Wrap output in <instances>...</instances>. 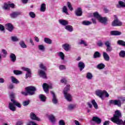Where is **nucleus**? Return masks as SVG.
Returning <instances> with one entry per match:
<instances>
[{
	"label": "nucleus",
	"instance_id": "obj_1",
	"mask_svg": "<svg viewBox=\"0 0 125 125\" xmlns=\"http://www.w3.org/2000/svg\"><path fill=\"white\" fill-rule=\"evenodd\" d=\"M70 90V85H67L64 88L63 93L65 97V99L67 101L71 102L73 100V96L69 93H68V91Z\"/></svg>",
	"mask_w": 125,
	"mask_h": 125
},
{
	"label": "nucleus",
	"instance_id": "obj_2",
	"mask_svg": "<svg viewBox=\"0 0 125 125\" xmlns=\"http://www.w3.org/2000/svg\"><path fill=\"white\" fill-rule=\"evenodd\" d=\"M11 103L9 104V108L11 111H16V107H18L19 108H21V104L20 103H18L17 101H15L14 99H11Z\"/></svg>",
	"mask_w": 125,
	"mask_h": 125
},
{
	"label": "nucleus",
	"instance_id": "obj_3",
	"mask_svg": "<svg viewBox=\"0 0 125 125\" xmlns=\"http://www.w3.org/2000/svg\"><path fill=\"white\" fill-rule=\"evenodd\" d=\"M25 90L26 92H21L22 94L25 96L28 95H33L35 94V91H36V87L32 86H28L25 88Z\"/></svg>",
	"mask_w": 125,
	"mask_h": 125
},
{
	"label": "nucleus",
	"instance_id": "obj_4",
	"mask_svg": "<svg viewBox=\"0 0 125 125\" xmlns=\"http://www.w3.org/2000/svg\"><path fill=\"white\" fill-rule=\"evenodd\" d=\"M97 96H99L102 100H104V95H105V97H108L109 94L105 90H97L95 92Z\"/></svg>",
	"mask_w": 125,
	"mask_h": 125
},
{
	"label": "nucleus",
	"instance_id": "obj_5",
	"mask_svg": "<svg viewBox=\"0 0 125 125\" xmlns=\"http://www.w3.org/2000/svg\"><path fill=\"white\" fill-rule=\"evenodd\" d=\"M93 16H94V17H95V18H96L97 19H98V20H99V21L101 23H102L103 24H107V21L108 20L107 18L101 17V16H100L99 14H98V13H97V12L94 13Z\"/></svg>",
	"mask_w": 125,
	"mask_h": 125
},
{
	"label": "nucleus",
	"instance_id": "obj_6",
	"mask_svg": "<svg viewBox=\"0 0 125 125\" xmlns=\"http://www.w3.org/2000/svg\"><path fill=\"white\" fill-rule=\"evenodd\" d=\"M121 101L123 102H125V98L123 97L121 98V100H111L109 101L110 104H112L113 105H117L118 107H121L122 106V103Z\"/></svg>",
	"mask_w": 125,
	"mask_h": 125
},
{
	"label": "nucleus",
	"instance_id": "obj_7",
	"mask_svg": "<svg viewBox=\"0 0 125 125\" xmlns=\"http://www.w3.org/2000/svg\"><path fill=\"white\" fill-rule=\"evenodd\" d=\"M114 20L112 22V26H120L123 25V23L118 19V17L117 16L115 15L114 16Z\"/></svg>",
	"mask_w": 125,
	"mask_h": 125
},
{
	"label": "nucleus",
	"instance_id": "obj_8",
	"mask_svg": "<svg viewBox=\"0 0 125 125\" xmlns=\"http://www.w3.org/2000/svg\"><path fill=\"white\" fill-rule=\"evenodd\" d=\"M43 89L44 91L46 93H48V89L49 88H52V84H47L46 83H44L42 85Z\"/></svg>",
	"mask_w": 125,
	"mask_h": 125
},
{
	"label": "nucleus",
	"instance_id": "obj_9",
	"mask_svg": "<svg viewBox=\"0 0 125 125\" xmlns=\"http://www.w3.org/2000/svg\"><path fill=\"white\" fill-rule=\"evenodd\" d=\"M22 70L23 71H25L26 72L25 78L28 79V78H31L32 77V73L31 72V69L27 67H22Z\"/></svg>",
	"mask_w": 125,
	"mask_h": 125
},
{
	"label": "nucleus",
	"instance_id": "obj_10",
	"mask_svg": "<svg viewBox=\"0 0 125 125\" xmlns=\"http://www.w3.org/2000/svg\"><path fill=\"white\" fill-rule=\"evenodd\" d=\"M21 14L22 13L21 12H18V11L13 12L10 14V16L11 18L14 19L15 18H17V17L21 15Z\"/></svg>",
	"mask_w": 125,
	"mask_h": 125
},
{
	"label": "nucleus",
	"instance_id": "obj_11",
	"mask_svg": "<svg viewBox=\"0 0 125 125\" xmlns=\"http://www.w3.org/2000/svg\"><path fill=\"white\" fill-rule=\"evenodd\" d=\"M30 119H31V120H33L34 121H38V122H41V120L40 119V118H39L38 117H37V115H36V114H35V113L31 112L30 114Z\"/></svg>",
	"mask_w": 125,
	"mask_h": 125
},
{
	"label": "nucleus",
	"instance_id": "obj_12",
	"mask_svg": "<svg viewBox=\"0 0 125 125\" xmlns=\"http://www.w3.org/2000/svg\"><path fill=\"white\" fill-rule=\"evenodd\" d=\"M38 75L43 79H46V73L42 70H38Z\"/></svg>",
	"mask_w": 125,
	"mask_h": 125
},
{
	"label": "nucleus",
	"instance_id": "obj_13",
	"mask_svg": "<svg viewBox=\"0 0 125 125\" xmlns=\"http://www.w3.org/2000/svg\"><path fill=\"white\" fill-rule=\"evenodd\" d=\"M62 47L65 51H69V50H71V45L70 44H63L62 45Z\"/></svg>",
	"mask_w": 125,
	"mask_h": 125
},
{
	"label": "nucleus",
	"instance_id": "obj_14",
	"mask_svg": "<svg viewBox=\"0 0 125 125\" xmlns=\"http://www.w3.org/2000/svg\"><path fill=\"white\" fill-rule=\"evenodd\" d=\"M59 23L62 26H66L69 24V22L67 21L62 19L59 20Z\"/></svg>",
	"mask_w": 125,
	"mask_h": 125
},
{
	"label": "nucleus",
	"instance_id": "obj_15",
	"mask_svg": "<svg viewBox=\"0 0 125 125\" xmlns=\"http://www.w3.org/2000/svg\"><path fill=\"white\" fill-rule=\"evenodd\" d=\"M51 94L53 95V99L52 102L54 104H57L58 101L57 100V98H56V96L53 91H51Z\"/></svg>",
	"mask_w": 125,
	"mask_h": 125
},
{
	"label": "nucleus",
	"instance_id": "obj_16",
	"mask_svg": "<svg viewBox=\"0 0 125 125\" xmlns=\"http://www.w3.org/2000/svg\"><path fill=\"white\" fill-rule=\"evenodd\" d=\"M5 28L9 31V32H12V30H13V26L11 23H7V24L5 25Z\"/></svg>",
	"mask_w": 125,
	"mask_h": 125
},
{
	"label": "nucleus",
	"instance_id": "obj_17",
	"mask_svg": "<svg viewBox=\"0 0 125 125\" xmlns=\"http://www.w3.org/2000/svg\"><path fill=\"white\" fill-rule=\"evenodd\" d=\"M110 34L113 36H121L122 32L119 31L113 30L111 31Z\"/></svg>",
	"mask_w": 125,
	"mask_h": 125
},
{
	"label": "nucleus",
	"instance_id": "obj_18",
	"mask_svg": "<svg viewBox=\"0 0 125 125\" xmlns=\"http://www.w3.org/2000/svg\"><path fill=\"white\" fill-rule=\"evenodd\" d=\"M103 56L104 57V59L105 61H109L110 60V57L109 56V55L107 54V53L104 52L103 53Z\"/></svg>",
	"mask_w": 125,
	"mask_h": 125
},
{
	"label": "nucleus",
	"instance_id": "obj_19",
	"mask_svg": "<svg viewBox=\"0 0 125 125\" xmlns=\"http://www.w3.org/2000/svg\"><path fill=\"white\" fill-rule=\"evenodd\" d=\"M78 67L80 68V71H83V69H84L85 65L83 62H80L78 63Z\"/></svg>",
	"mask_w": 125,
	"mask_h": 125
},
{
	"label": "nucleus",
	"instance_id": "obj_20",
	"mask_svg": "<svg viewBox=\"0 0 125 125\" xmlns=\"http://www.w3.org/2000/svg\"><path fill=\"white\" fill-rule=\"evenodd\" d=\"M75 14L77 16H82L83 14V11H82V9L81 8H78L75 11Z\"/></svg>",
	"mask_w": 125,
	"mask_h": 125
},
{
	"label": "nucleus",
	"instance_id": "obj_21",
	"mask_svg": "<svg viewBox=\"0 0 125 125\" xmlns=\"http://www.w3.org/2000/svg\"><path fill=\"white\" fill-rule=\"evenodd\" d=\"M92 121H93L94 122H95V123L98 124V125L101 124V122H102L101 119H100V118H99L98 117H93Z\"/></svg>",
	"mask_w": 125,
	"mask_h": 125
},
{
	"label": "nucleus",
	"instance_id": "obj_22",
	"mask_svg": "<svg viewBox=\"0 0 125 125\" xmlns=\"http://www.w3.org/2000/svg\"><path fill=\"white\" fill-rule=\"evenodd\" d=\"M10 59L12 62L14 63L16 61V56L13 53H11L10 55Z\"/></svg>",
	"mask_w": 125,
	"mask_h": 125
},
{
	"label": "nucleus",
	"instance_id": "obj_23",
	"mask_svg": "<svg viewBox=\"0 0 125 125\" xmlns=\"http://www.w3.org/2000/svg\"><path fill=\"white\" fill-rule=\"evenodd\" d=\"M46 10V4L45 3H42L40 7V11L41 12H44Z\"/></svg>",
	"mask_w": 125,
	"mask_h": 125
},
{
	"label": "nucleus",
	"instance_id": "obj_24",
	"mask_svg": "<svg viewBox=\"0 0 125 125\" xmlns=\"http://www.w3.org/2000/svg\"><path fill=\"white\" fill-rule=\"evenodd\" d=\"M117 7H118V8H121V7L125 8V2L123 1H119Z\"/></svg>",
	"mask_w": 125,
	"mask_h": 125
},
{
	"label": "nucleus",
	"instance_id": "obj_25",
	"mask_svg": "<svg viewBox=\"0 0 125 125\" xmlns=\"http://www.w3.org/2000/svg\"><path fill=\"white\" fill-rule=\"evenodd\" d=\"M48 118L51 122L53 123H55V121H56V120L55 119V117H54L53 115L51 114L50 115H48Z\"/></svg>",
	"mask_w": 125,
	"mask_h": 125
},
{
	"label": "nucleus",
	"instance_id": "obj_26",
	"mask_svg": "<svg viewBox=\"0 0 125 125\" xmlns=\"http://www.w3.org/2000/svg\"><path fill=\"white\" fill-rule=\"evenodd\" d=\"M11 80L12 83H16V84L19 83V81L17 79H16L14 76H11Z\"/></svg>",
	"mask_w": 125,
	"mask_h": 125
},
{
	"label": "nucleus",
	"instance_id": "obj_27",
	"mask_svg": "<svg viewBox=\"0 0 125 125\" xmlns=\"http://www.w3.org/2000/svg\"><path fill=\"white\" fill-rule=\"evenodd\" d=\"M39 98L42 102H45V101L46 100V97L43 94H40L39 95Z\"/></svg>",
	"mask_w": 125,
	"mask_h": 125
},
{
	"label": "nucleus",
	"instance_id": "obj_28",
	"mask_svg": "<svg viewBox=\"0 0 125 125\" xmlns=\"http://www.w3.org/2000/svg\"><path fill=\"white\" fill-rule=\"evenodd\" d=\"M86 78L87 79V80H92V78H93L92 73L90 72H87L86 75Z\"/></svg>",
	"mask_w": 125,
	"mask_h": 125
},
{
	"label": "nucleus",
	"instance_id": "obj_29",
	"mask_svg": "<svg viewBox=\"0 0 125 125\" xmlns=\"http://www.w3.org/2000/svg\"><path fill=\"white\" fill-rule=\"evenodd\" d=\"M58 55L62 60H65V55H64L63 52H59V53H58Z\"/></svg>",
	"mask_w": 125,
	"mask_h": 125
},
{
	"label": "nucleus",
	"instance_id": "obj_30",
	"mask_svg": "<svg viewBox=\"0 0 125 125\" xmlns=\"http://www.w3.org/2000/svg\"><path fill=\"white\" fill-rule=\"evenodd\" d=\"M44 42H45L46 43H48V44H51L52 43V41L50 39L47 38H45L44 39Z\"/></svg>",
	"mask_w": 125,
	"mask_h": 125
},
{
	"label": "nucleus",
	"instance_id": "obj_31",
	"mask_svg": "<svg viewBox=\"0 0 125 125\" xmlns=\"http://www.w3.org/2000/svg\"><path fill=\"white\" fill-rule=\"evenodd\" d=\"M65 30H67V31H68L69 32H73V26L71 25H66L65 26Z\"/></svg>",
	"mask_w": 125,
	"mask_h": 125
},
{
	"label": "nucleus",
	"instance_id": "obj_32",
	"mask_svg": "<svg viewBox=\"0 0 125 125\" xmlns=\"http://www.w3.org/2000/svg\"><path fill=\"white\" fill-rule=\"evenodd\" d=\"M97 68L99 69V70H102V69H104L105 68V64L103 63H100L97 65Z\"/></svg>",
	"mask_w": 125,
	"mask_h": 125
},
{
	"label": "nucleus",
	"instance_id": "obj_33",
	"mask_svg": "<svg viewBox=\"0 0 125 125\" xmlns=\"http://www.w3.org/2000/svg\"><path fill=\"white\" fill-rule=\"evenodd\" d=\"M91 103L95 109H98V105L97 104V103L95 101V100H92L91 101Z\"/></svg>",
	"mask_w": 125,
	"mask_h": 125
},
{
	"label": "nucleus",
	"instance_id": "obj_34",
	"mask_svg": "<svg viewBox=\"0 0 125 125\" xmlns=\"http://www.w3.org/2000/svg\"><path fill=\"white\" fill-rule=\"evenodd\" d=\"M20 45L22 48H27V45L25 44V42H24V41H21L20 42Z\"/></svg>",
	"mask_w": 125,
	"mask_h": 125
},
{
	"label": "nucleus",
	"instance_id": "obj_35",
	"mask_svg": "<svg viewBox=\"0 0 125 125\" xmlns=\"http://www.w3.org/2000/svg\"><path fill=\"white\" fill-rule=\"evenodd\" d=\"M119 56L121 57V58H125V51L121 50L119 52Z\"/></svg>",
	"mask_w": 125,
	"mask_h": 125
},
{
	"label": "nucleus",
	"instance_id": "obj_36",
	"mask_svg": "<svg viewBox=\"0 0 125 125\" xmlns=\"http://www.w3.org/2000/svg\"><path fill=\"white\" fill-rule=\"evenodd\" d=\"M117 44L122 46H125V42L123 40H119L117 41Z\"/></svg>",
	"mask_w": 125,
	"mask_h": 125
},
{
	"label": "nucleus",
	"instance_id": "obj_37",
	"mask_svg": "<svg viewBox=\"0 0 125 125\" xmlns=\"http://www.w3.org/2000/svg\"><path fill=\"white\" fill-rule=\"evenodd\" d=\"M76 108V104H70L68 105V110H74V108Z\"/></svg>",
	"mask_w": 125,
	"mask_h": 125
},
{
	"label": "nucleus",
	"instance_id": "obj_38",
	"mask_svg": "<svg viewBox=\"0 0 125 125\" xmlns=\"http://www.w3.org/2000/svg\"><path fill=\"white\" fill-rule=\"evenodd\" d=\"M2 8L5 10H7V9H9V4L7 3H4L2 7Z\"/></svg>",
	"mask_w": 125,
	"mask_h": 125
},
{
	"label": "nucleus",
	"instance_id": "obj_39",
	"mask_svg": "<svg viewBox=\"0 0 125 125\" xmlns=\"http://www.w3.org/2000/svg\"><path fill=\"white\" fill-rule=\"evenodd\" d=\"M62 12L65 13L66 15H69V13H68V9L67 8V7L66 6H64L62 7Z\"/></svg>",
	"mask_w": 125,
	"mask_h": 125
},
{
	"label": "nucleus",
	"instance_id": "obj_40",
	"mask_svg": "<svg viewBox=\"0 0 125 125\" xmlns=\"http://www.w3.org/2000/svg\"><path fill=\"white\" fill-rule=\"evenodd\" d=\"M38 48L39 50H41V51H44V50H45V48L44 47V46L42 44L39 45Z\"/></svg>",
	"mask_w": 125,
	"mask_h": 125
},
{
	"label": "nucleus",
	"instance_id": "obj_41",
	"mask_svg": "<svg viewBox=\"0 0 125 125\" xmlns=\"http://www.w3.org/2000/svg\"><path fill=\"white\" fill-rule=\"evenodd\" d=\"M94 58H99L100 57V53H99L98 51H96L94 54Z\"/></svg>",
	"mask_w": 125,
	"mask_h": 125
},
{
	"label": "nucleus",
	"instance_id": "obj_42",
	"mask_svg": "<svg viewBox=\"0 0 125 125\" xmlns=\"http://www.w3.org/2000/svg\"><path fill=\"white\" fill-rule=\"evenodd\" d=\"M13 73L14 74H15V75H16L17 76L18 75L22 74V71L20 70H14Z\"/></svg>",
	"mask_w": 125,
	"mask_h": 125
},
{
	"label": "nucleus",
	"instance_id": "obj_43",
	"mask_svg": "<svg viewBox=\"0 0 125 125\" xmlns=\"http://www.w3.org/2000/svg\"><path fill=\"white\" fill-rule=\"evenodd\" d=\"M79 44H83L84 46H87V43L83 40H81Z\"/></svg>",
	"mask_w": 125,
	"mask_h": 125
},
{
	"label": "nucleus",
	"instance_id": "obj_44",
	"mask_svg": "<svg viewBox=\"0 0 125 125\" xmlns=\"http://www.w3.org/2000/svg\"><path fill=\"white\" fill-rule=\"evenodd\" d=\"M67 5L70 11H73V7H72V5L71 4V3L70 2H67Z\"/></svg>",
	"mask_w": 125,
	"mask_h": 125
},
{
	"label": "nucleus",
	"instance_id": "obj_45",
	"mask_svg": "<svg viewBox=\"0 0 125 125\" xmlns=\"http://www.w3.org/2000/svg\"><path fill=\"white\" fill-rule=\"evenodd\" d=\"M92 22H91L89 21H83L82 24L83 25H90V24H92Z\"/></svg>",
	"mask_w": 125,
	"mask_h": 125
},
{
	"label": "nucleus",
	"instance_id": "obj_46",
	"mask_svg": "<svg viewBox=\"0 0 125 125\" xmlns=\"http://www.w3.org/2000/svg\"><path fill=\"white\" fill-rule=\"evenodd\" d=\"M59 68L61 71L62 70H66V66L63 64H61L59 66Z\"/></svg>",
	"mask_w": 125,
	"mask_h": 125
},
{
	"label": "nucleus",
	"instance_id": "obj_47",
	"mask_svg": "<svg viewBox=\"0 0 125 125\" xmlns=\"http://www.w3.org/2000/svg\"><path fill=\"white\" fill-rule=\"evenodd\" d=\"M40 68L42 70H44V71H46V67L42 63L40 64Z\"/></svg>",
	"mask_w": 125,
	"mask_h": 125
},
{
	"label": "nucleus",
	"instance_id": "obj_48",
	"mask_svg": "<svg viewBox=\"0 0 125 125\" xmlns=\"http://www.w3.org/2000/svg\"><path fill=\"white\" fill-rule=\"evenodd\" d=\"M29 14V16L31 18H36V14H35V13L33 12H30Z\"/></svg>",
	"mask_w": 125,
	"mask_h": 125
},
{
	"label": "nucleus",
	"instance_id": "obj_49",
	"mask_svg": "<svg viewBox=\"0 0 125 125\" xmlns=\"http://www.w3.org/2000/svg\"><path fill=\"white\" fill-rule=\"evenodd\" d=\"M113 50V48L111 47V46L106 47V51L107 52H111Z\"/></svg>",
	"mask_w": 125,
	"mask_h": 125
},
{
	"label": "nucleus",
	"instance_id": "obj_50",
	"mask_svg": "<svg viewBox=\"0 0 125 125\" xmlns=\"http://www.w3.org/2000/svg\"><path fill=\"white\" fill-rule=\"evenodd\" d=\"M11 40L13 42H18V41H19L18 38L15 36H12L11 37Z\"/></svg>",
	"mask_w": 125,
	"mask_h": 125
},
{
	"label": "nucleus",
	"instance_id": "obj_51",
	"mask_svg": "<svg viewBox=\"0 0 125 125\" xmlns=\"http://www.w3.org/2000/svg\"><path fill=\"white\" fill-rule=\"evenodd\" d=\"M105 45L107 47L111 46V42L110 41H106L104 42Z\"/></svg>",
	"mask_w": 125,
	"mask_h": 125
},
{
	"label": "nucleus",
	"instance_id": "obj_52",
	"mask_svg": "<svg viewBox=\"0 0 125 125\" xmlns=\"http://www.w3.org/2000/svg\"><path fill=\"white\" fill-rule=\"evenodd\" d=\"M23 106H27L30 104V101H25L23 102Z\"/></svg>",
	"mask_w": 125,
	"mask_h": 125
},
{
	"label": "nucleus",
	"instance_id": "obj_53",
	"mask_svg": "<svg viewBox=\"0 0 125 125\" xmlns=\"http://www.w3.org/2000/svg\"><path fill=\"white\" fill-rule=\"evenodd\" d=\"M59 124L60 125H65L66 124L65 123V122L63 120H61L59 121Z\"/></svg>",
	"mask_w": 125,
	"mask_h": 125
},
{
	"label": "nucleus",
	"instance_id": "obj_54",
	"mask_svg": "<svg viewBox=\"0 0 125 125\" xmlns=\"http://www.w3.org/2000/svg\"><path fill=\"white\" fill-rule=\"evenodd\" d=\"M74 123L76 125H82V124H81L80 122H79L78 120H74Z\"/></svg>",
	"mask_w": 125,
	"mask_h": 125
},
{
	"label": "nucleus",
	"instance_id": "obj_55",
	"mask_svg": "<svg viewBox=\"0 0 125 125\" xmlns=\"http://www.w3.org/2000/svg\"><path fill=\"white\" fill-rule=\"evenodd\" d=\"M24 124L23 121H19L16 123V125H22Z\"/></svg>",
	"mask_w": 125,
	"mask_h": 125
},
{
	"label": "nucleus",
	"instance_id": "obj_56",
	"mask_svg": "<svg viewBox=\"0 0 125 125\" xmlns=\"http://www.w3.org/2000/svg\"><path fill=\"white\" fill-rule=\"evenodd\" d=\"M11 7V8H14L15 7V5L13 3L9 4V8Z\"/></svg>",
	"mask_w": 125,
	"mask_h": 125
},
{
	"label": "nucleus",
	"instance_id": "obj_57",
	"mask_svg": "<svg viewBox=\"0 0 125 125\" xmlns=\"http://www.w3.org/2000/svg\"><path fill=\"white\" fill-rule=\"evenodd\" d=\"M87 105L89 107V108H92V104L90 102L87 103Z\"/></svg>",
	"mask_w": 125,
	"mask_h": 125
},
{
	"label": "nucleus",
	"instance_id": "obj_58",
	"mask_svg": "<svg viewBox=\"0 0 125 125\" xmlns=\"http://www.w3.org/2000/svg\"><path fill=\"white\" fill-rule=\"evenodd\" d=\"M10 97L11 99H12L15 97V95L14 94V93H12L10 94Z\"/></svg>",
	"mask_w": 125,
	"mask_h": 125
},
{
	"label": "nucleus",
	"instance_id": "obj_59",
	"mask_svg": "<svg viewBox=\"0 0 125 125\" xmlns=\"http://www.w3.org/2000/svg\"><path fill=\"white\" fill-rule=\"evenodd\" d=\"M8 88H10V89H12L13 88H14V85L13 84H10Z\"/></svg>",
	"mask_w": 125,
	"mask_h": 125
},
{
	"label": "nucleus",
	"instance_id": "obj_60",
	"mask_svg": "<svg viewBox=\"0 0 125 125\" xmlns=\"http://www.w3.org/2000/svg\"><path fill=\"white\" fill-rule=\"evenodd\" d=\"M4 26L0 24V31H4Z\"/></svg>",
	"mask_w": 125,
	"mask_h": 125
},
{
	"label": "nucleus",
	"instance_id": "obj_61",
	"mask_svg": "<svg viewBox=\"0 0 125 125\" xmlns=\"http://www.w3.org/2000/svg\"><path fill=\"white\" fill-rule=\"evenodd\" d=\"M104 13H108L109 12V10H108V9H107V8H104Z\"/></svg>",
	"mask_w": 125,
	"mask_h": 125
},
{
	"label": "nucleus",
	"instance_id": "obj_62",
	"mask_svg": "<svg viewBox=\"0 0 125 125\" xmlns=\"http://www.w3.org/2000/svg\"><path fill=\"white\" fill-rule=\"evenodd\" d=\"M2 52L5 55H6L7 54V52L5 49H2Z\"/></svg>",
	"mask_w": 125,
	"mask_h": 125
},
{
	"label": "nucleus",
	"instance_id": "obj_63",
	"mask_svg": "<svg viewBox=\"0 0 125 125\" xmlns=\"http://www.w3.org/2000/svg\"><path fill=\"white\" fill-rule=\"evenodd\" d=\"M97 44H98V46H102L103 45V43H102V42H99L97 43Z\"/></svg>",
	"mask_w": 125,
	"mask_h": 125
},
{
	"label": "nucleus",
	"instance_id": "obj_64",
	"mask_svg": "<svg viewBox=\"0 0 125 125\" xmlns=\"http://www.w3.org/2000/svg\"><path fill=\"white\" fill-rule=\"evenodd\" d=\"M109 122L108 121H106L103 124V125H109Z\"/></svg>",
	"mask_w": 125,
	"mask_h": 125
}]
</instances>
